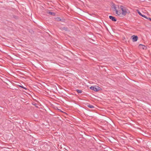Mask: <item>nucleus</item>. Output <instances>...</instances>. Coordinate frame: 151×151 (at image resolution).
I'll list each match as a JSON object with an SVG mask.
<instances>
[{
	"label": "nucleus",
	"mask_w": 151,
	"mask_h": 151,
	"mask_svg": "<svg viewBox=\"0 0 151 151\" xmlns=\"http://www.w3.org/2000/svg\"><path fill=\"white\" fill-rule=\"evenodd\" d=\"M118 6L119 8L122 10V12L121 13V14H122V15L125 16L127 14H128L129 13V12H128V9L123 6H120L119 7V6Z\"/></svg>",
	"instance_id": "obj_1"
},
{
	"label": "nucleus",
	"mask_w": 151,
	"mask_h": 151,
	"mask_svg": "<svg viewBox=\"0 0 151 151\" xmlns=\"http://www.w3.org/2000/svg\"><path fill=\"white\" fill-rule=\"evenodd\" d=\"M90 89L95 91L100 90L101 89V88L98 86H92L90 87Z\"/></svg>",
	"instance_id": "obj_2"
},
{
	"label": "nucleus",
	"mask_w": 151,
	"mask_h": 151,
	"mask_svg": "<svg viewBox=\"0 0 151 151\" xmlns=\"http://www.w3.org/2000/svg\"><path fill=\"white\" fill-rule=\"evenodd\" d=\"M112 8L114 9L113 11H115L116 14L118 15H120L121 14V12L120 11H118L116 9V7L115 5L113 4L112 5Z\"/></svg>",
	"instance_id": "obj_3"
},
{
	"label": "nucleus",
	"mask_w": 151,
	"mask_h": 151,
	"mask_svg": "<svg viewBox=\"0 0 151 151\" xmlns=\"http://www.w3.org/2000/svg\"><path fill=\"white\" fill-rule=\"evenodd\" d=\"M132 41L133 42H136L138 40V37L137 36L133 35L132 36Z\"/></svg>",
	"instance_id": "obj_4"
},
{
	"label": "nucleus",
	"mask_w": 151,
	"mask_h": 151,
	"mask_svg": "<svg viewBox=\"0 0 151 151\" xmlns=\"http://www.w3.org/2000/svg\"><path fill=\"white\" fill-rule=\"evenodd\" d=\"M139 47L140 49H142L143 50H146L147 49V47L145 45L141 44L139 45Z\"/></svg>",
	"instance_id": "obj_5"
},
{
	"label": "nucleus",
	"mask_w": 151,
	"mask_h": 151,
	"mask_svg": "<svg viewBox=\"0 0 151 151\" xmlns=\"http://www.w3.org/2000/svg\"><path fill=\"white\" fill-rule=\"evenodd\" d=\"M109 19L112 21L114 22H116V19L114 17L111 16H109Z\"/></svg>",
	"instance_id": "obj_6"
},
{
	"label": "nucleus",
	"mask_w": 151,
	"mask_h": 151,
	"mask_svg": "<svg viewBox=\"0 0 151 151\" xmlns=\"http://www.w3.org/2000/svg\"><path fill=\"white\" fill-rule=\"evenodd\" d=\"M137 12L140 15V16L142 17H143L145 18H147V17L145 16L144 15L142 14L139 10H137Z\"/></svg>",
	"instance_id": "obj_7"
},
{
	"label": "nucleus",
	"mask_w": 151,
	"mask_h": 151,
	"mask_svg": "<svg viewBox=\"0 0 151 151\" xmlns=\"http://www.w3.org/2000/svg\"><path fill=\"white\" fill-rule=\"evenodd\" d=\"M87 106L90 108L92 109L94 108V107L93 106L90 104L88 105Z\"/></svg>",
	"instance_id": "obj_8"
},
{
	"label": "nucleus",
	"mask_w": 151,
	"mask_h": 151,
	"mask_svg": "<svg viewBox=\"0 0 151 151\" xmlns=\"http://www.w3.org/2000/svg\"><path fill=\"white\" fill-rule=\"evenodd\" d=\"M48 14L51 15H55V13L54 12H49L48 13Z\"/></svg>",
	"instance_id": "obj_9"
},
{
	"label": "nucleus",
	"mask_w": 151,
	"mask_h": 151,
	"mask_svg": "<svg viewBox=\"0 0 151 151\" xmlns=\"http://www.w3.org/2000/svg\"><path fill=\"white\" fill-rule=\"evenodd\" d=\"M76 91L78 93H81L82 92V91L81 90L77 89Z\"/></svg>",
	"instance_id": "obj_10"
},
{
	"label": "nucleus",
	"mask_w": 151,
	"mask_h": 151,
	"mask_svg": "<svg viewBox=\"0 0 151 151\" xmlns=\"http://www.w3.org/2000/svg\"><path fill=\"white\" fill-rule=\"evenodd\" d=\"M62 29L63 30H65L66 31H67L68 30V28L67 27H63L62 28Z\"/></svg>",
	"instance_id": "obj_11"
},
{
	"label": "nucleus",
	"mask_w": 151,
	"mask_h": 151,
	"mask_svg": "<svg viewBox=\"0 0 151 151\" xmlns=\"http://www.w3.org/2000/svg\"><path fill=\"white\" fill-rule=\"evenodd\" d=\"M57 20L58 21H61L62 22H63V20H61L59 17L57 18Z\"/></svg>",
	"instance_id": "obj_12"
},
{
	"label": "nucleus",
	"mask_w": 151,
	"mask_h": 151,
	"mask_svg": "<svg viewBox=\"0 0 151 151\" xmlns=\"http://www.w3.org/2000/svg\"><path fill=\"white\" fill-rule=\"evenodd\" d=\"M19 87H21L22 88H24V89H26V88H25V87H24L23 86H19Z\"/></svg>",
	"instance_id": "obj_13"
},
{
	"label": "nucleus",
	"mask_w": 151,
	"mask_h": 151,
	"mask_svg": "<svg viewBox=\"0 0 151 151\" xmlns=\"http://www.w3.org/2000/svg\"><path fill=\"white\" fill-rule=\"evenodd\" d=\"M146 19L151 21V19L149 17H147V18H146Z\"/></svg>",
	"instance_id": "obj_14"
}]
</instances>
